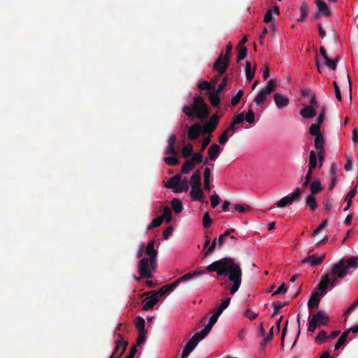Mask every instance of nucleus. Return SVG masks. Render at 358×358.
<instances>
[{
  "mask_svg": "<svg viewBox=\"0 0 358 358\" xmlns=\"http://www.w3.org/2000/svg\"><path fill=\"white\" fill-rule=\"evenodd\" d=\"M357 193V189H356V187L352 188L348 193V194L346 195L345 196V201L348 203L349 205H351L352 204V199L354 198V196H355Z\"/></svg>",
  "mask_w": 358,
  "mask_h": 358,
  "instance_id": "6e6d98bb",
  "label": "nucleus"
},
{
  "mask_svg": "<svg viewBox=\"0 0 358 358\" xmlns=\"http://www.w3.org/2000/svg\"><path fill=\"white\" fill-rule=\"evenodd\" d=\"M327 220H324L322 222V223L315 229L312 234L313 236H315L318 234L324 227L327 225Z\"/></svg>",
  "mask_w": 358,
  "mask_h": 358,
  "instance_id": "e2e57ef3",
  "label": "nucleus"
},
{
  "mask_svg": "<svg viewBox=\"0 0 358 358\" xmlns=\"http://www.w3.org/2000/svg\"><path fill=\"white\" fill-rule=\"evenodd\" d=\"M189 188V182L187 178L181 179L176 189L173 190L175 193L187 192Z\"/></svg>",
  "mask_w": 358,
  "mask_h": 358,
  "instance_id": "a878e982",
  "label": "nucleus"
},
{
  "mask_svg": "<svg viewBox=\"0 0 358 358\" xmlns=\"http://www.w3.org/2000/svg\"><path fill=\"white\" fill-rule=\"evenodd\" d=\"M249 210H250V208L247 205L242 206L241 204H236L231 211L232 212L237 211V212L241 213H246Z\"/></svg>",
  "mask_w": 358,
  "mask_h": 358,
  "instance_id": "864d4df0",
  "label": "nucleus"
},
{
  "mask_svg": "<svg viewBox=\"0 0 358 358\" xmlns=\"http://www.w3.org/2000/svg\"><path fill=\"white\" fill-rule=\"evenodd\" d=\"M202 222L204 228H208L213 223V220L210 218L208 212H206L203 214Z\"/></svg>",
  "mask_w": 358,
  "mask_h": 358,
  "instance_id": "8fccbe9b",
  "label": "nucleus"
},
{
  "mask_svg": "<svg viewBox=\"0 0 358 358\" xmlns=\"http://www.w3.org/2000/svg\"><path fill=\"white\" fill-rule=\"evenodd\" d=\"M244 120V114L243 113L238 114L237 115L234 116L231 120V123L235 124L236 126L238 124H241Z\"/></svg>",
  "mask_w": 358,
  "mask_h": 358,
  "instance_id": "bf43d9fd",
  "label": "nucleus"
},
{
  "mask_svg": "<svg viewBox=\"0 0 358 358\" xmlns=\"http://www.w3.org/2000/svg\"><path fill=\"white\" fill-rule=\"evenodd\" d=\"M171 205L176 213H179L183 210L182 203L177 198H174L171 200Z\"/></svg>",
  "mask_w": 358,
  "mask_h": 358,
  "instance_id": "2f4dec72",
  "label": "nucleus"
},
{
  "mask_svg": "<svg viewBox=\"0 0 358 358\" xmlns=\"http://www.w3.org/2000/svg\"><path fill=\"white\" fill-rule=\"evenodd\" d=\"M138 332H139V334H138V336L137 338L136 344L138 345H140L145 341L147 331H138Z\"/></svg>",
  "mask_w": 358,
  "mask_h": 358,
  "instance_id": "052dcab7",
  "label": "nucleus"
},
{
  "mask_svg": "<svg viewBox=\"0 0 358 358\" xmlns=\"http://www.w3.org/2000/svg\"><path fill=\"white\" fill-rule=\"evenodd\" d=\"M181 178V174L177 173L174 176L171 177L167 181L165 187L169 189H176L178 187V184L180 183V180Z\"/></svg>",
  "mask_w": 358,
  "mask_h": 358,
  "instance_id": "a211bd4d",
  "label": "nucleus"
},
{
  "mask_svg": "<svg viewBox=\"0 0 358 358\" xmlns=\"http://www.w3.org/2000/svg\"><path fill=\"white\" fill-rule=\"evenodd\" d=\"M320 294L317 292H314L308 301V306L310 309L317 308L320 301Z\"/></svg>",
  "mask_w": 358,
  "mask_h": 358,
  "instance_id": "412c9836",
  "label": "nucleus"
},
{
  "mask_svg": "<svg viewBox=\"0 0 358 358\" xmlns=\"http://www.w3.org/2000/svg\"><path fill=\"white\" fill-rule=\"evenodd\" d=\"M299 10L301 13V15L297 19V21L299 22H303L306 20V18L308 17V10H309L308 4L305 1L303 2L299 8Z\"/></svg>",
  "mask_w": 358,
  "mask_h": 358,
  "instance_id": "4be33fe9",
  "label": "nucleus"
},
{
  "mask_svg": "<svg viewBox=\"0 0 358 358\" xmlns=\"http://www.w3.org/2000/svg\"><path fill=\"white\" fill-rule=\"evenodd\" d=\"M176 141V136L175 134L171 135L168 139V146L165 150L166 155H176L177 154V151L175 149Z\"/></svg>",
  "mask_w": 358,
  "mask_h": 358,
  "instance_id": "2eb2a0df",
  "label": "nucleus"
},
{
  "mask_svg": "<svg viewBox=\"0 0 358 358\" xmlns=\"http://www.w3.org/2000/svg\"><path fill=\"white\" fill-rule=\"evenodd\" d=\"M276 87L275 81L273 79H271L267 83V85L265 88L262 89L267 94H270Z\"/></svg>",
  "mask_w": 358,
  "mask_h": 358,
  "instance_id": "a18cd8bd",
  "label": "nucleus"
},
{
  "mask_svg": "<svg viewBox=\"0 0 358 358\" xmlns=\"http://www.w3.org/2000/svg\"><path fill=\"white\" fill-rule=\"evenodd\" d=\"M163 222V217H157L152 220L151 223L148 226L147 229L151 230L155 227H157Z\"/></svg>",
  "mask_w": 358,
  "mask_h": 358,
  "instance_id": "c03bdc74",
  "label": "nucleus"
},
{
  "mask_svg": "<svg viewBox=\"0 0 358 358\" xmlns=\"http://www.w3.org/2000/svg\"><path fill=\"white\" fill-rule=\"evenodd\" d=\"M119 339L115 341V348L114 352H120V351H123L124 352L128 343L123 340L122 336L120 334H118Z\"/></svg>",
  "mask_w": 358,
  "mask_h": 358,
  "instance_id": "393cba45",
  "label": "nucleus"
},
{
  "mask_svg": "<svg viewBox=\"0 0 358 358\" xmlns=\"http://www.w3.org/2000/svg\"><path fill=\"white\" fill-rule=\"evenodd\" d=\"M255 74V68H252L251 64L250 62H246L245 63V75L247 80L250 82L254 78Z\"/></svg>",
  "mask_w": 358,
  "mask_h": 358,
  "instance_id": "c85d7f7f",
  "label": "nucleus"
},
{
  "mask_svg": "<svg viewBox=\"0 0 358 358\" xmlns=\"http://www.w3.org/2000/svg\"><path fill=\"white\" fill-rule=\"evenodd\" d=\"M325 275L328 276L329 285L332 287H334L335 286L337 285V284L338 283L339 279H343L345 278V277H338L336 273H333V266L331 267V271L329 273L325 274Z\"/></svg>",
  "mask_w": 358,
  "mask_h": 358,
  "instance_id": "5701e85b",
  "label": "nucleus"
},
{
  "mask_svg": "<svg viewBox=\"0 0 358 358\" xmlns=\"http://www.w3.org/2000/svg\"><path fill=\"white\" fill-rule=\"evenodd\" d=\"M203 273L204 271L201 270H196L194 272L187 273L182 275V277H180V278L175 280L173 282L162 286L156 292L158 293V296H162L174 290L181 282L187 281L194 278H196L200 275H203Z\"/></svg>",
  "mask_w": 358,
  "mask_h": 358,
  "instance_id": "39448f33",
  "label": "nucleus"
},
{
  "mask_svg": "<svg viewBox=\"0 0 358 358\" xmlns=\"http://www.w3.org/2000/svg\"><path fill=\"white\" fill-rule=\"evenodd\" d=\"M220 152V147L219 145L212 144L208 150V159L210 161H215Z\"/></svg>",
  "mask_w": 358,
  "mask_h": 358,
  "instance_id": "f3484780",
  "label": "nucleus"
},
{
  "mask_svg": "<svg viewBox=\"0 0 358 358\" xmlns=\"http://www.w3.org/2000/svg\"><path fill=\"white\" fill-rule=\"evenodd\" d=\"M300 115L303 118H313L316 116V110L315 108H313V106H306L300 110Z\"/></svg>",
  "mask_w": 358,
  "mask_h": 358,
  "instance_id": "6ab92c4d",
  "label": "nucleus"
},
{
  "mask_svg": "<svg viewBox=\"0 0 358 358\" xmlns=\"http://www.w3.org/2000/svg\"><path fill=\"white\" fill-rule=\"evenodd\" d=\"M317 155L314 150L310 152L308 170L313 171L317 166Z\"/></svg>",
  "mask_w": 358,
  "mask_h": 358,
  "instance_id": "f704fd0d",
  "label": "nucleus"
},
{
  "mask_svg": "<svg viewBox=\"0 0 358 358\" xmlns=\"http://www.w3.org/2000/svg\"><path fill=\"white\" fill-rule=\"evenodd\" d=\"M306 203L312 210H315L317 208V201L313 195H309L306 197Z\"/></svg>",
  "mask_w": 358,
  "mask_h": 358,
  "instance_id": "e433bc0d",
  "label": "nucleus"
},
{
  "mask_svg": "<svg viewBox=\"0 0 358 358\" xmlns=\"http://www.w3.org/2000/svg\"><path fill=\"white\" fill-rule=\"evenodd\" d=\"M326 254L323 253L320 256L316 254L310 255L302 260V263H308L311 266H315L320 264L325 259Z\"/></svg>",
  "mask_w": 358,
  "mask_h": 358,
  "instance_id": "ddd939ff",
  "label": "nucleus"
},
{
  "mask_svg": "<svg viewBox=\"0 0 358 358\" xmlns=\"http://www.w3.org/2000/svg\"><path fill=\"white\" fill-rule=\"evenodd\" d=\"M193 152V146L191 143H187L182 149V155L184 157H189Z\"/></svg>",
  "mask_w": 358,
  "mask_h": 358,
  "instance_id": "37998d69",
  "label": "nucleus"
},
{
  "mask_svg": "<svg viewBox=\"0 0 358 358\" xmlns=\"http://www.w3.org/2000/svg\"><path fill=\"white\" fill-rule=\"evenodd\" d=\"M327 338V333L325 331H320L315 338V341L318 343H324Z\"/></svg>",
  "mask_w": 358,
  "mask_h": 358,
  "instance_id": "09e8293b",
  "label": "nucleus"
},
{
  "mask_svg": "<svg viewBox=\"0 0 358 358\" xmlns=\"http://www.w3.org/2000/svg\"><path fill=\"white\" fill-rule=\"evenodd\" d=\"M190 196L194 201H202L204 194L203 190L201 188V186L192 187V189L190 191Z\"/></svg>",
  "mask_w": 358,
  "mask_h": 358,
  "instance_id": "dca6fc26",
  "label": "nucleus"
},
{
  "mask_svg": "<svg viewBox=\"0 0 358 358\" xmlns=\"http://www.w3.org/2000/svg\"><path fill=\"white\" fill-rule=\"evenodd\" d=\"M145 320L140 316H138L136 319L135 326L138 331H146L145 329Z\"/></svg>",
  "mask_w": 358,
  "mask_h": 358,
  "instance_id": "a19ab883",
  "label": "nucleus"
},
{
  "mask_svg": "<svg viewBox=\"0 0 358 358\" xmlns=\"http://www.w3.org/2000/svg\"><path fill=\"white\" fill-rule=\"evenodd\" d=\"M322 189V184L318 179L314 180L310 186V190L312 195L316 194Z\"/></svg>",
  "mask_w": 358,
  "mask_h": 358,
  "instance_id": "cd10ccee",
  "label": "nucleus"
},
{
  "mask_svg": "<svg viewBox=\"0 0 358 358\" xmlns=\"http://www.w3.org/2000/svg\"><path fill=\"white\" fill-rule=\"evenodd\" d=\"M164 160L169 166H176L179 164V160L175 157H167Z\"/></svg>",
  "mask_w": 358,
  "mask_h": 358,
  "instance_id": "13d9d810",
  "label": "nucleus"
},
{
  "mask_svg": "<svg viewBox=\"0 0 358 358\" xmlns=\"http://www.w3.org/2000/svg\"><path fill=\"white\" fill-rule=\"evenodd\" d=\"M350 334V331H345L337 341L335 345V350H337L347 343V338Z\"/></svg>",
  "mask_w": 358,
  "mask_h": 358,
  "instance_id": "c756f323",
  "label": "nucleus"
},
{
  "mask_svg": "<svg viewBox=\"0 0 358 358\" xmlns=\"http://www.w3.org/2000/svg\"><path fill=\"white\" fill-rule=\"evenodd\" d=\"M243 95V90H239L236 94L232 97L231 99V105L232 106H235L236 105H237L238 103V102L240 101L241 99L242 98Z\"/></svg>",
  "mask_w": 358,
  "mask_h": 358,
  "instance_id": "3c124183",
  "label": "nucleus"
},
{
  "mask_svg": "<svg viewBox=\"0 0 358 358\" xmlns=\"http://www.w3.org/2000/svg\"><path fill=\"white\" fill-rule=\"evenodd\" d=\"M198 336L194 335L186 343L182 352L181 358H187L191 352L195 348L199 342L200 341L198 338Z\"/></svg>",
  "mask_w": 358,
  "mask_h": 358,
  "instance_id": "9b49d317",
  "label": "nucleus"
},
{
  "mask_svg": "<svg viewBox=\"0 0 358 358\" xmlns=\"http://www.w3.org/2000/svg\"><path fill=\"white\" fill-rule=\"evenodd\" d=\"M220 94V92L215 91V92L210 93V94L209 96V100L210 101V103L214 107L220 106V99L219 97Z\"/></svg>",
  "mask_w": 358,
  "mask_h": 358,
  "instance_id": "72a5a7b5",
  "label": "nucleus"
},
{
  "mask_svg": "<svg viewBox=\"0 0 358 358\" xmlns=\"http://www.w3.org/2000/svg\"><path fill=\"white\" fill-rule=\"evenodd\" d=\"M327 108L325 106H322L320 107V112L319 113V116L317 118V122L319 124H322L324 120L325 114H326Z\"/></svg>",
  "mask_w": 358,
  "mask_h": 358,
  "instance_id": "680f3d73",
  "label": "nucleus"
},
{
  "mask_svg": "<svg viewBox=\"0 0 358 358\" xmlns=\"http://www.w3.org/2000/svg\"><path fill=\"white\" fill-rule=\"evenodd\" d=\"M194 165L192 164V162H190L188 159L186 162H185V163L182 166L180 174L188 173L190 171H192L194 169Z\"/></svg>",
  "mask_w": 358,
  "mask_h": 358,
  "instance_id": "4c0bfd02",
  "label": "nucleus"
},
{
  "mask_svg": "<svg viewBox=\"0 0 358 358\" xmlns=\"http://www.w3.org/2000/svg\"><path fill=\"white\" fill-rule=\"evenodd\" d=\"M155 241H150L145 250L148 258L144 257L141 259L138 265V270L140 274L139 277L134 276L136 281L141 280V278H152L153 277L152 272H155L157 268V250L154 248Z\"/></svg>",
  "mask_w": 358,
  "mask_h": 358,
  "instance_id": "f03ea898",
  "label": "nucleus"
},
{
  "mask_svg": "<svg viewBox=\"0 0 358 358\" xmlns=\"http://www.w3.org/2000/svg\"><path fill=\"white\" fill-rule=\"evenodd\" d=\"M229 134H227L225 131H224L223 133L219 137V143L222 145L226 144V143L229 140Z\"/></svg>",
  "mask_w": 358,
  "mask_h": 358,
  "instance_id": "774afa93",
  "label": "nucleus"
},
{
  "mask_svg": "<svg viewBox=\"0 0 358 358\" xmlns=\"http://www.w3.org/2000/svg\"><path fill=\"white\" fill-rule=\"evenodd\" d=\"M244 119L246 122H248L249 124H254L255 121V113L253 110L250 108L248 110V112L245 116H244Z\"/></svg>",
  "mask_w": 358,
  "mask_h": 358,
  "instance_id": "5fc2aeb1",
  "label": "nucleus"
},
{
  "mask_svg": "<svg viewBox=\"0 0 358 358\" xmlns=\"http://www.w3.org/2000/svg\"><path fill=\"white\" fill-rule=\"evenodd\" d=\"M301 194V189L297 187L292 194L280 199L278 202L275 203V206H276L278 208H283L287 205H290L294 202V201L299 199Z\"/></svg>",
  "mask_w": 358,
  "mask_h": 358,
  "instance_id": "0eeeda50",
  "label": "nucleus"
},
{
  "mask_svg": "<svg viewBox=\"0 0 358 358\" xmlns=\"http://www.w3.org/2000/svg\"><path fill=\"white\" fill-rule=\"evenodd\" d=\"M231 302V298L227 297L225 300L222 301V303L220 305V306L216 310L220 314L229 306Z\"/></svg>",
  "mask_w": 358,
  "mask_h": 358,
  "instance_id": "603ef678",
  "label": "nucleus"
},
{
  "mask_svg": "<svg viewBox=\"0 0 358 358\" xmlns=\"http://www.w3.org/2000/svg\"><path fill=\"white\" fill-rule=\"evenodd\" d=\"M237 49H238V57L236 59V62L238 63L239 62H241V60L245 59V57H246L247 48H246V47H237Z\"/></svg>",
  "mask_w": 358,
  "mask_h": 358,
  "instance_id": "de8ad7c7",
  "label": "nucleus"
},
{
  "mask_svg": "<svg viewBox=\"0 0 358 358\" xmlns=\"http://www.w3.org/2000/svg\"><path fill=\"white\" fill-rule=\"evenodd\" d=\"M210 203L212 208H215L220 203V198L217 194L210 196Z\"/></svg>",
  "mask_w": 358,
  "mask_h": 358,
  "instance_id": "69168bd1",
  "label": "nucleus"
},
{
  "mask_svg": "<svg viewBox=\"0 0 358 358\" xmlns=\"http://www.w3.org/2000/svg\"><path fill=\"white\" fill-rule=\"evenodd\" d=\"M358 268V256L341 259L337 263L333 264V273L338 277H345L351 274L354 270Z\"/></svg>",
  "mask_w": 358,
  "mask_h": 358,
  "instance_id": "20e7f679",
  "label": "nucleus"
},
{
  "mask_svg": "<svg viewBox=\"0 0 358 358\" xmlns=\"http://www.w3.org/2000/svg\"><path fill=\"white\" fill-rule=\"evenodd\" d=\"M286 305H287V303H281L280 301L273 303L274 311L272 315V317L277 315L279 313L280 310L282 308H283L284 306H285Z\"/></svg>",
  "mask_w": 358,
  "mask_h": 358,
  "instance_id": "4d7b16f0",
  "label": "nucleus"
},
{
  "mask_svg": "<svg viewBox=\"0 0 358 358\" xmlns=\"http://www.w3.org/2000/svg\"><path fill=\"white\" fill-rule=\"evenodd\" d=\"M159 217H163V220H165L166 223L170 222L172 219V212L171 208L168 206L164 207L163 214Z\"/></svg>",
  "mask_w": 358,
  "mask_h": 358,
  "instance_id": "58836bf2",
  "label": "nucleus"
},
{
  "mask_svg": "<svg viewBox=\"0 0 358 358\" xmlns=\"http://www.w3.org/2000/svg\"><path fill=\"white\" fill-rule=\"evenodd\" d=\"M203 177H204V188L206 190L210 191L211 189V187L210 185V169L209 167H206L204 169Z\"/></svg>",
  "mask_w": 358,
  "mask_h": 358,
  "instance_id": "473e14b6",
  "label": "nucleus"
},
{
  "mask_svg": "<svg viewBox=\"0 0 358 358\" xmlns=\"http://www.w3.org/2000/svg\"><path fill=\"white\" fill-rule=\"evenodd\" d=\"M209 273L216 272L219 276H228L232 282L229 294L234 295L239 289L242 282V269L241 264L231 257H224L215 261L206 267Z\"/></svg>",
  "mask_w": 358,
  "mask_h": 358,
  "instance_id": "f257e3e1",
  "label": "nucleus"
},
{
  "mask_svg": "<svg viewBox=\"0 0 358 358\" xmlns=\"http://www.w3.org/2000/svg\"><path fill=\"white\" fill-rule=\"evenodd\" d=\"M338 59H339L338 56H337L334 59H331L329 58H327L325 59L326 65L331 69L336 70Z\"/></svg>",
  "mask_w": 358,
  "mask_h": 358,
  "instance_id": "49530a36",
  "label": "nucleus"
},
{
  "mask_svg": "<svg viewBox=\"0 0 358 358\" xmlns=\"http://www.w3.org/2000/svg\"><path fill=\"white\" fill-rule=\"evenodd\" d=\"M150 294L152 295L150 296L146 297L143 300L144 304L142 308L143 311H148V310L152 309L155 304H157V303L159 301L158 293H157L156 291L146 292L144 294L148 295Z\"/></svg>",
  "mask_w": 358,
  "mask_h": 358,
  "instance_id": "1a4fd4ad",
  "label": "nucleus"
},
{
  "mask_svg": "<svg viewBox=\"0 0 358 358\" xmlns=\"http://www.w3.org/2000/svg\"><path fill=\"white\" fill-rule=\"evenodd\" d=\"M269 95L268 94H267L265 91H264L263 90H261L260 92L258 93V94L255 96V99H254V102L257 105V106H261L262 105L266 99V96Z\"/></svg>",
  "mask_w": 358,
  "mask_h": 358,
  "instance_id": "7c9ffc66",
  "label": "nucleus"
},
{
  "mask_svg": "<svg viewBox=\"0 0 358 358\" xmlns=\"http://www.w3.org/2000/svg\"><path fill=\"white\" fill-rule=\"evenodd\" d=\"M329 285L328 276L324 275L322 277L321 281L317 285V289L320 291V294L321 296L327 293Z\"/></svg>",
  "mask_w": 358,
  "mask_h": 358,
  "instance_id": "b1692460",
  "label": "nucleus"
},
{
  "mask_svg": "<svg viewBox=\"0 0 358 358\" xmlns=\"http://www.w3.org/2000/svg\"><path fill=\"white\" fill-rule=\"evenodd\" d=\"M274 101L279 108H285L289 103V101L287 97L278 93L274 94Z\"/></svg>",
  "mask_w": 358,
  "mask_h": 358,
  "instance_id": "4468645a",
  "label": "nucleus"
},
{
  "mask_svg": "<svg viewBox=\"0 0 358 358\" xmlns=\"http://www.w3.org/2000/svg\"><path fill=\"white\" fill-rule=\"evenodd\" d=\"M201 173L199 170H196L193 173L189 182H191L192 187H195L201 185Z\"/></svg>",
  "mask_w": 358,
  "mask_h": 358,
  "instance_id": "bb28decb",
  "label": "nucleus"
},
{
  "mask_svg": "<svg viewBox=\"0 0 358 358\" xmlns=\"http://www.w3.org/2000/svg\"><path fill=\"white\" fill-rule=\"evenodd\" d=\"M329 322V317L323 310H318L308 321V331L314 332L318 326H324Z\"/></svg>",
  "mask_w": 358,
  "mask_h": 358,
  "instance_id": "423d86ee",
  "label": "nucleus"
},
{
  "mask_svg": "<svg viewBox=\"0 0 358 358\" xmlns=\"http://www.w3.org/2000/svg\"><path fill=\"white\" fill-rule=\"evenodd\" d=\"M201 134H203V129L199 122L193 124L187 129V136L191 141L197 139Z\"/></svg>",
  "mask_w": 358,
  "mask_h": 358,
  "instance_id": "9d476101",
  "label": "nucleus"
},
{
  "mask_svg": "<svg viewBox=\"0 0 358 358\" xmlns=\"http://www.w3.org/2000/svg\"><path fill=\"white\" fill-rule=\"evenodd\" d=\"M229 60L228 57H224V52L222 51L213 64V70L217 71L220 75L224 74L229 67Z\"/></svg>",
  "mask_w": 358,
  "mask_h": 358,
  "instance_id": "6e6552de",
  "label": "nucleus"
},
{
  "mask_svg": "<svg viewBox=\"0 0 358 358\" xmlns=\"http://www.w3.org/2000/svg\"><path fill=\"white\" fill-rule=\"evenodd\" d=\"M182 112L189 118L206 120L210 114L208 107L201 96H196L192 106H185Z\"/></svg>",
  "mask_w": 358,
  "mask_h": 358,
  "instance_id": "7ed1b4c3",
  "label": "nucleus"
},
{
  "mask_svg": "<svg viewBox=\"0 0 358 358\" xmlns=\"http://www.w3.org/2000/svg\"><path fill=\"white\" fill-rule=\"evenodd\" d=\"M315 3L317 6L318 11L321 14L325 17H329L331 15V12L329 10L326 3L323 0H315Z\"/></svg>",
  "mask_w": 358,
  "mask_h": 358,
  "instance_id": "aec40b11",
  "label": "nucleus"
},
{
  "mask_svg": "<svg viewBox=\"0 0 358 358\" xmlns=\"http://www.w3.org/2000/svg\"><path fill=\"white\" fill-rule=\"evenodd\" d=\"M320 124L318 122L317 124H313L309 128V132L311 135L317 136L322 135L320 132Z\"/></svg>",
  "mask_w": 358,
  "mask_h": 358,
  "instance_id": "ea45409f",
  "label": "nucleus"
},
{
  "mask_svg": "<svg viewBox=\"0 0 358 358\" xmlns=\"http://www.w3.org/2000/svg\"><path fill=\"white\" fill-rule=\"evenodd\" d=\"M220 117L217 114H213L210 117L209 121L203 127V134H210L215 129L218 124Z\"/></svg>",
  "mask_w": 358,
  "mask_h": 358,
  "instance_id": "f8f14e48",
  "label": "nucleus"
},
{
  "mask_svg": "<svg viewBox=\"0 0 358 358\" xmlns=\"http://www.w3.org/2000/svg\"><path fill=\"white\" fill-rule=\"evenodd\" d=\"M198 87L201 90H210L212 89V85L208 81H202L199 83Z\"/></svg>",
  "mask_w": 358,
  "mask_h": 358,
  "instance_id": "0e129e2a",
  "label": "nucleus"
},
{
  "mask_svg": "<svg viewBox=\"0 0 358 358\" xmlns=\"http://www.w3.org/2000/svg\"><path fill=\"white\" fill-rule=\"evenodd\" d=\"M314 145L317 150H324V138L322 135L315 137Z\"/></svg>",
  "mask_w": 358,
  "mask_h": 358,
  "instance_id": "c9c22d12",
  "label": "nucleus"
},
{
  "mask_svg": "<svg viewBox=\"0 0 358 358\" xmlns=\"http://www.w3.org/2000/svg\"><path fill=\"white\" fill-rule=\"evenodd\" d=\"M244 315L248 317L249 320H254L255 319L257 318V317L258 316V314L257 313H255V312H253L252 310H251L250 309H247L245 313H244Z\"/></svg>",
  "mask_w": 358,
  "mask_h": 358,
  "instance_id": "338daca9",
  "label": "nucleus"
},
{
  "mask_svg": "<svg viewBox=\"0 0 358 358\" xmlns=\"http://www.w3.org/2000/svg\"><path fill=\"white\" fill-rule=\"evenodd\" d=\"M203 153H201V152H198L194 153L189 160L195 166L196 164L201 163L203 161Z\"/></svg>",
  "mask_w": 358,
  "mask_h": 358,
  "instance_id": "79ce46f5",
  "label": "nucleus"
}]
</instances>
